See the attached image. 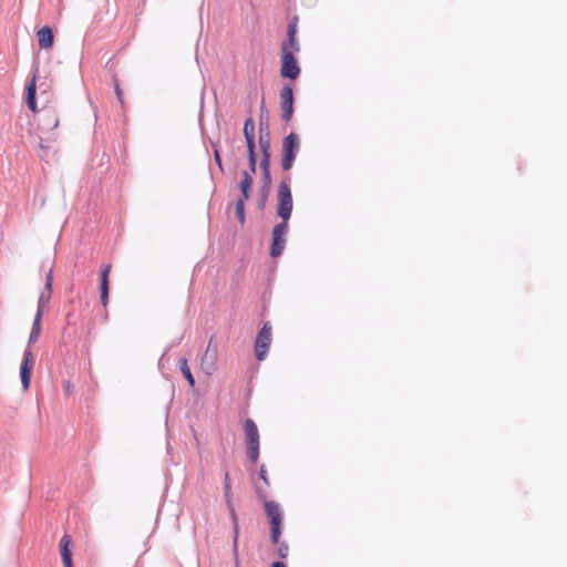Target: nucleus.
<instances>
[{"label":"nucleus","mask_w":567,"mask_h":567,"mask_svg":"<svg viewBox=\"0 0 567 567\" xmlns=\"http://www.w3.org/2000/svg\"><path fill=\"white\" fill-rule=\"evenodd\" d=\"M25 102L30 111L33 113L38 112L37 107V84L35 79L33 78L31 82L27 86V96ZM39 128L43 133H49L54 131L59 125V116L56 111L52 106H43L41 111H39Z\"/></svg>","instance_id":"1"},{"label":"nucleus","mask_w":567,"mask_h":567,"mask_svg":"<svg viewBox=\"0 0 567 567\" xmlns=\"http://www.w3.org/2000/svg\"><path fill=\"white\" fill-rule=\"evenodd\" d=\"M256 494L259 499L265 502V512L270 524V539L272 544H278L282 529L284 515L278 503L275 501H267V494L259 487H256Z\"/></svg>","instance_id":"2"},{"label":"nucleus","mask_w":567,"mask_h":567,"mask_svg":"<svg viewBox=\"0 0 567 567\" xmlns=\"http://www.w3.org/2000/svg\"><path fill=\"white\" fill-rule=\"evenodd\" d=\"M293 199L290 189V176L286 175L277 189V215L281 223H288L291 217Z\"/></svg>","instance_id":"3"},{"label":"nucleus","mask_w":567,"mask_h":567,"mask_svg":"<svg viewBox=\"0 0 567 567\" xmlns=\"http://www.w3.org/2000/svg\"><path fill=\"white\" fill-rule=\"evenodd\" d=\"M299 150V136L298 134L291 132L282 141L281 167L284 171H289L293 166Z\"/></svg>","instance_id":"4"},{"label":"nucleus","mask_w":567,"mask_h":567,"mask_svg":"<svg viewBox=\"0 0 567 567\" xmlns=\"http://www.w3.org/2000/svg\"><path fill=\"white\" fill-rule=\"evenodd\" d=\"M272 340V327L269 321L264 322L255 340V355L258 361L266 359Z\"/></svg>","instance_id":"5"},{"label":"nucleus","mask_w":567,"mask_h":567,"mask_svg":"<svg viewBox=\"0 0 567 567\" xmlns=\"http://www.w3.org/2000/svg\"><path fill=\"white\" fill-rule=\"evenodd\" d=\"M298 23L299 18L293 16L289 19L287 24V39L281 43V53L296 54L300 52V43L298 41Z\"/></svg>","instance_id":"6"},{"label":"nucleus","mask_w":567,"mask_h":567,"mask_svg":"<svg viewBox=\"0 0 567 567\" xmlns=\"http://www.w3.org/2000/svg\"><path fill=\"white\" fill-rule=\"evenodd\" d=\"M288 233V223H278L271 231L270 256L277 258L282 255L286 247V235Z\"/></svg>","instance_id":"7"},{"label":"nucleus","mask_w":567,"mask_h":567,"mask_svg":"<svg viewBox=\"0 0 567 567\" xmlns=\"http://www.w3.org/2000/svg\"><path fill=\"white\" fill-rule=\"evenodd\" d=\"M280 97V110H281V118L286 123L290 122L293 115V91L292 87L286 84L279 93Z\"/></svg>","instance_id":"8"},{"label":"nucleus","mask_w":567,"mask_h":567,"mask_svg":"<svg viewBox=\"0 0 567 567\" xmlns=\"http://www.w3.org/2000/svg\"><path fill=\"white\" fill-rule=\"evenodd\" d=\"M291 53H281L280 75L285 79L296 80L300 75V66Z\"/></svg>","instance_id":"9"},{"label":"nucleus","mask_w":567,"mask_h":567,"mask_svg":"<svg viewBox=\"0 0 567 567\" xmlns=\"http://www.w3.org/2000/svg\"><path fill=\"white\" fill-rule=\"evenodd\" d=\"M34 358L32 350L28 346L23 351V358L20 365V379L22 389L25 391L30 388L31 370L33 368Z\"/></svg>","instance_id":"10"},{"label":"nucleus","mask_w":567,"mask_h":567,"mask_svg":"<svg viewBox=\"0 0 567 567\" xmlns=\"http://www.w3.org/2000/svg\"><path fill=\"white\" fill-rule=\"evenodd\" d=\"M200 367L207 375L213 374L217 369V347L213 346V339L209 340L207 349L202 357Z\"/></svg>","instance_id":"11"},{"label":"nucleus","mask_w":567,"mask_h":567,"mask_svg":"<svg viewBox=\"0 0 567 567\" xmlns=\"http://www.w3.org/2000/svg\"><path fill=\"white\" fill-rule=\"evenodd\" d=\"M52 282H53V274H52V269H50L45 276L44 289L40 292V296L38 299V307H37L35 315H41V318L43 317L44 309L48 307V305L51 300Z\"/></svg>","instance_id":"12"},{"label":"nucleus","mask_w":567,"mask_h":567,"mask_svg":"<svg viewBox=\"0 0 567 567\" xmlns=\"http://www.w3.org/2000/svg\"><path fill=\"white\" fill-rule=\"evenodd\" d=\"M111 272V265L105 264L101 268L100 274V299L104 307L109 303V276Z\"/></svg>","instance_id":"13"},{"label":"nucleus","mask_w":567,"mask_h":567,"mask_svg":"<svg viewBox=\"0 0 567 567\" xmlns=\"http://www.w3.org/2000/svg\"><path fill=\"white\" fill-rule=\"evenodd\" d=\"M252 184H254V177L251 176V173L248 171H243L241 179L239 183L240 196L237 200H241L243 203H246V200H248L250 198Z\"/></svg>","instance_id":"14"},{"label":"nucleus","mask_w":567,"mask_h":567,"mask_svg":"<svg viewBox=\"0 0 567 567\" xmlns=\"http://www.w3.org/2000/svg\"><path fill=\"white\" fill-rule=\"evenodd\" d=\"M38 42L41 49H50L54 43V34L52 28L49 25L42 27L38 33Z\"/></svg>","instance_id":"15"},{"label":"nucleus","mask_w":567,"mask_h":567,"mask_svg":"<svg viewBox=\"0 0 567 567\" xmlns=\"http://www.w3.org/2000/svg\"><path fill=\"white\" fill-rule=\"evenodd\" d=\"M244 431L247 440V444L260 443L259 442V431L251 419H246L244 423Z\"/></svg>","instance_id":"16"},{"label":"nucleus","mask_w":567,"mask_h":567,"mask_svg":"<svg viewBox=\"0 0 567 567\" xmlns=\"http://www.w3.org/2000/svg\"><path fill=\"white\" fill-rule=\"evenodd\" d=\"M71 543H72L71 536L68 534H64L62 536V538L60 539L59 546H60L62 561L72 560V551L70 548Z\"/></svg>","instance_id":"17"},{"label":"nucleus","mask_w":567,"mask_h":567,"mask_svg":"<svg viewBox=\"0 0 567 567\" xmlns=\"http://www.w3.org/2000/svg\"><path fill=\"white\" fill-rule=\"evenodd\" d=\"M258 143H259V147H260V152H270L271 150V134H270V130H265V128H261V131H259V137H258Z\"/></svg>","instance_id":"18"},{"label":"nucleus","mask_w":567,"mask_h":567,"mask_svg":"<svg viewBox=\"0 0 567 567\" xmlns=\"http://www.w3.org/2000/svg\"><path fill=\"white\" fill-rule=\"evenodd\" d=\"M41 321H42L41 315H35L33 323H32L31 332L29 336V340H28L29 346L31 343H34L38 341L39 336L41 333Z\"/></svg>","instance_id":"19"},{"label":"nucleus","mask_w":567,"mask_h":567,"mask_svg":"<svg viewBox=\"0 0 567 567\" xmlns=\"http://www.w3.org/2000/svg\"><path fill=\"white\" fill-rule=\"evenodd\" d=\"M238 536H239V525L236 523V525H233V556H234V563L235 567H241L238 556Z\"/></svg>","instance_id":"20"},{"label":"nucleus","mask_w":567,"mask_h":567,"mask_svg":"<svg viewBox=\"0 0 567 567\" xmlns=\"http://www.w3.org/2000/svg\"><path fill=\"white\" fill-rule=\"evenodd\" d=\"M179 370H181L183 377L187 380L189 386L194 388L195 386V379H194V377H193V374L190 372V369L188 367L186 358L179 359Z\"/></svg>","instance_id":"21"},{"label":"nucleus","mask_w":567,"mask_h":567,"mask_svg":"<svg viewBox=\"0 0 567 567\" xmlns=\"http://www.w3.org/2000/svg\"><path fill=\"white\" fill-rule=\"evenodd\" d=\"M270 194V187H259L257 208L262 212L265 210Z\"/></svg>","instance_id":"22"},{"label":"nucleus","mask_w":567,"mask_h":567,"mask_svg":"<svg viewBox=\"0 0 567 567\" xmlns=\"http://www.w3.org/2000/svg\"><path fill=\"white\" fill-rule=\"evenodd\" d=\"M261 128H265L266 131L270 130L269 128L268 111H267L264 97H262L261 104H260L259 131H261Z\"/></svg>","instance_id":"23"},{"label":"nucleus","mask_w":567,"mask_h":567,"mask_svg":"<svg viewBox=\"0 0 567 567\" xmlns=\"http://www.w3.org/2000/svg\"><path fill=\"white\" fill-rule=\"evenodd\" d=\"M260 443L247 444V455L252 464H256L259 458Z\"/></svg>","instance_id":"24"},{"label":"nucleus","mask_w":567,"mask_h":567,"mask_svg":"<svg viewBox=\"0 0 567 567\" xmlns=\"http://www.w3.org/2000/svg\"><path fill=\"white\" fill-rule=\"evenodd\" d=\"M244 136L245 138L255 137V123L251 116L246 118L244 124Z\"/></svg>","instance_id":"25"},{"label":"nucleus","mask_w":567,"mask_h":567,"mask_svg":"<svg viewBox=\"0 0 567 567\" xmlns=\"http://www.w3.org/2000/svg\"><path fill=\"white\" fill-rule=\"evenodd\" d=\"M235 212H236V216H237L238 221L241 225H244L245 221H246L245 203H243L241 200H237L236 204H235Z\"/></svg>","instance_id":"26"},{"label":"nucleus","mask_w":567,"mask_h":567,"mask_svg":"<svg viewBox=\"0 0 567 567\" xmlns=\"http://www.w3.org/2000/svg\"><path fill=\"white\" fill-rule=\"evenodd\" d=\"M270 157H271L270 152H268V151L261 152V158H260V163H259L260 171L261 169H270Z\"/></svg>","instance_id":"27"},{"label":"nucleus","mask_w":567,"mask_h":567,"mask_svg":"<svg viewBox=\"0 0 567 567\" xmlns=\"http://www.w3.org/2000/svg\"><path fill=\"white\" fill-rule=\"evenodd\" d=\"M261 187H271L270 169H261Z\"/></svg>","instance_id":"28"},{"label":"nucleus","mask_w":567,"mask_h":567,"mask_svg":"<svg viewBox=\"0 0 567 567\" xmlns=\"http://www.w3.org/2000/svg\"><path fill=\"white\" fill-rule=\"evenodd\" d=\"M247 144V156L257 155L255 137L245 138Z\"/></svg>","instance_id":"29"},{"label":"nucleus","mask_w":567,"mask_h":567,"mask_svg":"<svg viewBox=\"0 0 567 567\" xmlns=\"http://www.w3.org/2000/svg\"><path fill=\"white\" fill-rule=\"evenodd\" d=\"M289 553V546L286 542L278 543V555L281 559L287 558Z\"/></svg>","instance_id":"30"},{"label":"nucleus","mask_w":567,"mask_h":567,"mask_svg":"<svg viewBox=\"0 0 567 567\" xmlns=\"http://www.w3.org/2000/svg\"><path fill=\"white\" fill-rule=\"evenodd\" d=\"M114 91H115L117 101L120 102V104L122 106H124V93H123V90L120 86V83L116 80H115V84H114Z\"/></svg>","instance_id":"31"},{"label":"nucleus","mask_w":567,"mask_h":567,"mask_svg":"<svg viewBox=\"0 0 567 567\" xmlns=\"http://www.w3.org/2000/svg\"><path fill=\"white\" fill-rule=\"evenodd\" d=\"M248 166H249V169H247V171L251 173V176L254 174H256V171H257V155L248 156Z\"/></svg>","instance_id":"32"},{"label":"nucleus","mask_w":567,"mask_h":567,"mask_svg":"<svg viewBox=\"0 0 567 567\" xmlns=\"http://www.w3.org/2000/svg\"><path fill=\"white\" fill-rule=\"evenodd\" d=\"M224 496H225V499H226V504L230 505V503H233L231 486H230V484H225L224 485Z\"/></svg>","instance_id":"33"},{"label":"nucleus","mask_w":567,"mask_h":567,"mask_svg":"<svg viewBox=\"0 0 567 567\" xmlns=\"http://www.w3.org/2000/svg\"><path fill=\"white\" fill-rule=\"evenodd\" d=\"M227 507H228V511L230 514L231 523H233V525H236V523H238V517H237L234 504L230 503V505H227Z\"/></svg>","instance_id":"34"},{"label":"nucleus","mask_w":567,"mask_h":567,"mask_svg":"<svg viewBox=\"0 0 567 567\" xmlns=\"http://www.w3.org/2000/svg\"><path fill=\"white\" fill-rule=\"evenodd\" d=\"M214 158H215V162H216L218 168L220 169V172H224L223 161H221L219 151L217 148H215V151H214Z\"/></svg>","instance_id":"35"},{"label":"nucleus","mask_w":567,"mask_h":567,"mask_svg":"<svg viewBox=\"0 0 567 567\" xmlns=\"http://www.w3.org/2000/svg\"><path fill=\"white\" fill-rule=\"evenodd\" d=\"M259 477L265 482L266 485H269V481H268L267 471H266L265 465H261V467H260Z\"/></svg>","instance_id":"36"},{"label":"nucleus","mask_w":567,"mask_h":567,"mask_svg":"<svg viewBox=\"0 0 567 567\" xmlns=\"http://www.w3.org/2000/svg\"><path fill=\"white\" fill-rule=\"evenodd\" d=\"M73 385L70 381L64 382L63 384V391L65 395H70L72 393Z\"/></svg>","instance_id":"37"},{"label":"nucleus","mask_w":567,"mask_h":567,"mask_svg":"<svg viewBox=\"0 0 567 567\" xmlns=\"http://www.w3.org/2000/svg\"><path fill=\"white\" fill-rule=\"evenodd\" d=\"M271 567H287L282 561H274Z\"/></svg>","instance_id":"38"},{"label":"nucleus","mask_w":567,"mask_h":567,"mask_svg":"<svg viewBox=\"0 0 567 567\" xmlns=\"http://www.w3.org/2000/svg\"><path fill=\"white\" fill-rule=\"evenodd\" d=\"M225 484H230V478H229V473L228 472H225V476H224V485Z\"/></svg>","instance_id":"39"},{"label":"nucleus","mask_w":567,"mask_h":567,"mask_svg":"<svg viewBox=\"0 0 567 567\" xmlns=\"http://www.w3.org/2000/svg\"><path fill=\"white\" fill-rule=\"evenodd\" d=\"M62 563H63V567H73V561L72 560L62 561Z\"/></svg>","instance_id":"40"},{"label":"nucleus","mask_w":567,"mask_h":567,"mask_svg":"<svg viewBox=\"0 0 567 567\" xmlns=\"http://www.w3.org/2000/svg\"><path fill=\"white\" fill-rule=\"evenodd\" d=\"M40 95L45 96V101L49 102V94H48L47 90L41 91Z\"/></svg>","instance_id":"41"},{"label":"nucleus","mask_w":567,"mask_h":567,"mask_svg":"<svg viewBox=\"0 0 567 567\" xmlns=\"http://www.w3.org/2000/svg\"><path fill=\"white\" fill-rule=\"evenodd\" d=\"M39 145H40V147H41V148H44L43 143H42V138H41V137H40V143H39Z\"/></svg>","instance_id":"42"}]
</instances>
